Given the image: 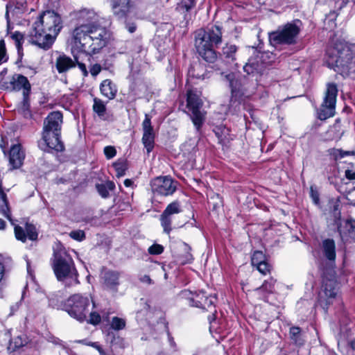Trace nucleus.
<instances>
[{
  "mask_svg": "<svg viewBox=\"0 0 355 355\" xmlns=\"http://www.w3.org/2000/svg\"><path fill=\"white\" fill-rule=\"evenodd\" d=\"M78 26L74 28L72 38L75 45L88 54L98 52L106 44L107 32L95 25L97 20L94 10L82 9L76 14Z\"/></svg>",
  "mask_w": 355,
  "mask_h": 355,
  "instance_id": "nucleus-1",
  "label": "nucleus"
},
{
  "mask_svg": "<svg viewBox=\"0 0 355 355\" xmlns=\"http://www.w3.org/2000/svg\"><path fill=\"white\" fill-rule=\"evenodd\" d=\"M62 27L61 17L57 13L51 10L44 12L33 24V42L44 49H49Z\"/></svg>",
  "mask_w": 355,
  "mask_h": 355,
  "instance_id": "nucleus-2",
  "label": "nucleus"
},
{
  "mask_svg": "<svg viewBox=\"0 0 355 355\" xmlns=\"http://www.w3.org/2000/svg\"><path fill=\"white\" fill-rule=\"evenodd\" d=\"M331 60L329 63L334 65L335 71L343 76L355 78V43L336 42L329 52Z\"/></svg>",
  "mask_w": 355,
  "mask_h": 355,
  "instance_id": "nucleus-3",
  "label": "nucleus"
},
{
  "mask_svg": "<svg viewBox=\"0 0 355 355\" xmlns=\"http://www.w3.org/2000/svg\"><path fill=\"white\" fill-rule=\"evenodd\" d=\"M222 42V31L218 26H211L205 30H199L196 35L195 46L199 55L207 62L214 63L217 55L214 50Z\"/></svg>",
  "mask_w": 355,
  "mask_h": 355,
  "instance_id": "nucleus-4",
  "label": "nucleus"
},
{
  "mask_svg": "<svg viewBox=\"0 0 355 355\" xmlns=\"http://www.w3.org/2000/svg\"><path fill=\"white\" fill-rule=\"evenodd\" d=\"M62 114L60 112L50 113L44 122L42 141L39 143L40 148L44 151L55 150L62 151L64 145L60 140Z\"/></svg>",
  "mask_w": 355,
  "mask_h": 355,
  "instance_id": "nucleus-5",
  "label": "nucleus"
},
{
  "mask_svg": "<svg viewBox=\"0 0 355 355\" xmlns=\"http://www.w3.org/2000/svg\"><path fill=\"white\" fill-rule=\"evenodd\" d=\"M52 266L58 281H67L68 286L79 284L73 261L65 250L54 252Z\"/></svg>",
  "mask_w": 355,
  "mask_h": 355,
  "instance_id": "nucleus-6",
  "label": "nucleus"
},
{
  "mask_svg": "<svg viewBox=\"0 0 355 355\" xmlns=\"http://www.w3.org/2000/svg\"><path fill=\"white\" fill-rule=\"evenodd\" d=\"M91 307H94V303L89 295L74 294L66 300L63 310L71 317L83 322L87 319Z\"/></svg>",
  "mask_w": 355,
  "mask_h": 355,
  "instance_id": "nucleus-7",
  "label": "nucleus"
},
{
  "mask_svg": "<svg viewBox=\"0 0 355 355\" xmlns=\"http://www.w3.org/2000/svg\"><path fill=\"white\" fill-rule=\"evenodd\" d=\"M300 28L292 23L279 26L277 31L269 34V41L272 46L279 44L291 45L297 42Z\"/></svg>",
  "mask_w": 355,
  "mask_h": 355,
  "instance_id": "nucleus-8",
  "label": "nucleus"
},
{
  "mask_svg": "<svg viewBox=\"0 0 355 355\" xmlns=\"http://www.w3.org/2000/svg\"><path fill=\"white\" fill-rule=\"evenodd\" d=\"M339 287L334 279L324 278L321 291L318 295V302L325 312L328 306L338 300Z\"/></svg>",
  "mask_w": 355,
  "mask_h": 355,
  "instance_id": "nucleus-9",
  "label": "nucleus"
},
{
  "mask_svg": "<svg viewBox=\"0 0 355 355\" xmlns=\"http://www.w3.org/2000/svg\"><path fill=\"white\" fill-rule=\"evenodd\" d=\"M338 89L336 84L328 83L322 103L318 111L320 120H326L335 114Z\"/></svg>",
  "mask_w": 355,
  "mask_h": 355,
  "instance_id": "nucleus-10",
  "label": "nucleus"
},
{
  "mask_svg": "<svg viewBox=\"0 0 355 355\" xmlns=\"http://www.w3.org/2000/svg\"><path fill=\"white\" fill-rule=\"evenodd\" d=\"M180 295L183 298L189 299L190 304L191 306L201 308L207 311H214L216 312L214 310V304L216 299L214 295H207L203 291H201L198 293H193L188 290L182 291L180 293Z\"/></svg>",
  "mask_w": 355,
  "mask_h": 355,
  "instance_id": "nucleus-11",
  "label": "nucleus"
},
{
  "mask_svg": "<svg viewBox=\"0 0 355 355\" xmlns=\"http://www.w3.org/2000/svg\"><path fill=\"white\" fill-rule=\"evenodd\" d=\"M187 107L191 111V119L192 122L197 130L203 124L205 120V114L200 110L202 103L197 94L192 91H189L187 93Z\"/></svg>",
  "mask_w": 355,
  "mask_h": 355,
  "instance_id": "nucleus-12",
  "label": "nucleus"
},
{
  "mask_svg": "<svg viewBox=\"0 0 355 355\" xmlns=\"http://www.w3.org/2000/svg\"><path fill=\"white\" fill-rule=\"evenodd\" d=\"M0 214L6 217L12 225L15 226V237L17 240L21 241L22 242H25L26 241V232L24 230V229L19 226L15 225L13 220L11 218L10 210L8 207V202L6 198V194L3 192L1 185V182L0 181Z\"/></svg>",
  "mask_w": 355,
  "mask_h": 355,
  "instance_id": "nucleus-13",
  "label": "nucleus"
},
{
  "mask_svg": "<svg viewBox=\"0 0 355 355\" xmlns=\"http://www.w3.org/2000/svg\"><path fill=\"white\" fill-rule=\"evenodd\" d=\"M152 191L161 196H169L176 190V182L168 176L157 177L150 183Z\"/></svg>",
  "mask_w": 355,
  "mask_h": 355,
  "instance_id": "nucleus-14",
  "label": "nucleus"
},
{
  "mask_svg": "<svg viewBox=\"0 0 355 355\" xmlns=\"http://www.w3.org/2000/svg\"><path fill=\"white\" fill-rule=\"evenodd\" d=\"M182 211L180 203L174 201L168 205L163 213L160 216L161 225L164 229V232L169 234L172 230V221L174 216Z\"/></svg>",
  "mask_w": 355,
  "mask_h": 355,
  "instance_id": "nucleus-15",
  "label": "nucleus"
},
{
  "mask_svg": "<svg viewBox=\"0 0 355 355\" xmlns=\"http://www.w3.org/2000/svg\"><path fill=\"white\" fill-rule=\"evenodd\" d=\"M109 2L117 20L123 19L135 9V3L131 0H109Z\"/></svg>",
  "mask_w": 355,
  "mask_h": 355,
  "instance_id": "nucleus-16",
  "label": "nucleus"
},
{
  "mask_svg": "<svg viewBox=\"0 0 355 355\" xmlns=\"http://www.w3.org/2000/svg\"><path fill=\"white\" fill-rule=\"evenodd\" d=\"M121 272L116 270H107L103 274V284L106 289L116 293L118 291V286L120 285V277Z\"/></svg>",
  "mask_w": 355,
  "mask_h": 355,
  "instance_id": "nucleus-17",
  "label": "nucleus"
},
{
  "mask_svg": "<svg viewBox=\"0 0 355 355\" xmlns=\"http://www.w3.org/2000/svg\"><path fill=\"white\" fill-rule=\"evenodd\" d=\"M338 230L341 239L344 241L352 240L355 242V220L352 219L346 220L338 225Z\"/></svg>",
  "mask_w": 355,
  "mask_h": 355,
  "instance_id": "nucleus-18",
  "label": "nucleus"
},
{
  "mask_svg": "<svg viewBox=\"0 0 355 355\" xmlns=\"http://www.w3.org/2000/svg\"><path fill=\"white\" fill-rule=\"evenodd\" d=\"M25 155L21 149L19 144H16L12 146L10 150L9 162L12 168H19L24 159Z\"/></svg>",
  "mask_w": 355,
  "mask_h": 355,
  "instance_id": "nucleus-19",
  "label": "nucleus"
},
{
  "mask_svg": "<svg viewBox=\"0 0 355 355\" xmlns=\"http://www.w3.org/2000/svg\"><path fill=\"white\" fill-rule=\"evenodd\" d=\"M10 83L14 89L20 90L23 89V96L29 95L31 92V84L28 78L20 74L13 76Z\"/></svg>",
  "mask_w": 355,
  "mask_h": 355,
  "instance_id": "nucleus-20",
  "label": "nucleus"
},
{
  "mask_svg": "<svg viewBox=\"0 0 355 355\" xmlns=\"http://www.w3.org/2000/svg\"><path fill=\"white\" fill-rule=\"evenodd\" d=\"M322 251L324 257L330 262L336 259V245L333 239H327L322 241Z\"/></svg>",
  "mask_w": 355,
  "mask_h": 355,
  "instance_id": "nucleus-21",
  "label": "nucleus"
},
{
  "mask_svg": "<svg viewBox=\"0 0 355 355\" xmlns=\"http://www.w3.org/2000/svg\"><path fill=\"white\" fill-rule=\"evenodd\" d=\"M100 91L103 96L109 100H112L116 95L117 88L111 80L105 79L101 83Z\"/></svg>",
  "mask_w": 355,
  "mask_h": 355,
  "instance_id": "nucleus-22",
  "label": "nucleus"
},
{
  "mask_svg": "<svg viewBox=\"0 0 355 355\" xmlns=\"http://www.w3.org/2000/svg\"><path fill=\"white\" fill-rule=\"evenodd\" d=\"M243 70L248 74L260 76L264 71V65L262 62H259V60L257 59H252L243 66Z\"/></svg>",
  "mask_w": 355,
  "mask_h": 355,
  "instance_id": "nucleus-23",
  "label": "nucleus"
},
{
  "mask_svg": "<svg viewBox=\"0 0 355 355\" xmlns=\"http://www.w3.org/2000/svg\"><path fill=\"white\" fill-rule=\"evenodd\" d=\"M75 66V62L65 55H60L56 60V68L59 73L65 72Z\"/></svg>",
  "mask_w": 355,
  "mask_h": 355,
  "instance_id": "nucleus-24",
  "label": "nucleus"
},
{
  "mask_svg": "<svg viewBox=\"0 0 355 355\" xmlns=\"http://www.w3.org/2000/svg\"><path fill=\"white\" fill-rule=\"evenodd\" d=\"M221 75L224 77V80L229 83L232 98L236 96L239 92V83L235 78V74L233 73H228L226 74L222 73Z\"/></svg>",
  "mask_w": 355,
  "mask_h": 355,
  "instance_id": "nucleus-25",
  "label": "nucleus"
},
{
  "mask_svg": "<svg viewBox=\"0 0 355 355\" xmlns=\"http://www.w3.org/2000/svg\"><path fill=\"white\" fill-rule=\"evenodd\" d=\"M237 47L234 44H227L222 49V55L227 63H231L236 60Z\"/></svg>",
  "mask_w": 355,
  "mask_h": 355,
  "instance_id": "nucleus-26",
  "label": "nucleus"
},
{
  "mask_svg": "<svg viewBox=\"0 0 355 355\" xmlns=\"http://www.w3.org/2000/svg\"><path fill=\"white\" fill-rule=\"evenodd\" d=\"M96 187L99 195L102 198H106L109 196V191L115 188V184L112 181H107L103 184H97Z\"/></svg>",
  "mask_w": 355,
  "mask_h": 355,
  "instance_id": "nucleus-27",
  "label": "nucleus"
},
{
  "mask_svg": "<svg viewBox=\"0 0 355 355\" xmlns=\"http://www.w3.org/2000/svg\"><path fill=\"white\" fill-rule=\"evenodd\" d=\"M29 95L23 96V101L18 105L17 110L21 114L24 118L29 119L31 117L32 114L30 110V101Z\"/></svg>",
  "mask_w": 355,
  "mask_h": 355,
  "instance_id": "nucleus-28",
  "label": "nucleus"
},
{
  "mask_svg": "<svg viewBox=\"0 0 355 355\" xmlns=\"http://www.w3.org/2000/svg\"><path fill=\"white\" fill-rule=\"evenodd\" d=\"M329 214L332 216L336 223L340 218V204L338 200H331L329 201Z\"/></svg>",
  "mask_w": 355,
  "mask_h": 355,
  "instance_id": "nucleus-29",
  "label": "nucleus"
},
{
  "mask_svg": "<svg viewBox=\"0 0 355 355\" xmlns=\"http://www.w3.org/2000/svg\"><path fill=\"white\" fill-rule=\"evenodd\" d=\"M188 75L189 77L197 79H204L205 77V69L201 64H195L189 69Z\"/></svg>",
  "mask_w": 355,
  "mask_h": 355,
  "instance_id": "nucleus-30",
  "label": "nucleus"
},
{
  "mask_svg": "<svg viewBox=\"0 0 355 355\" xmlns=\"http://www.w3.org/2000/svg\"><path fill=\"white\" fill-rule=\"evenodd\" d=\"M142 143L149 153L154 147V133L153 130L144 131L142 137Z\"/></svg>",
  "mask_w": 355,
  "mask_h": 355,
  "instance_id": "nucleus-31",
  "label": "nucleus"
},
{
  "mask_svg": "<svg viewBox=\"0 0 355 355\" xmlns=\"http://www.w3.org/2000/svg\"><path fill=\"white\" fill-rule=\"evenodd\" d=\"M275 282L276 281L273 278H270L269 279L265 280L260 287L255 289V291L259 293L262 291L268 293H272L275 291Z\"/></svg>",
  "mask_w": 355,
  "mask_h": 355,
  "instance_id": "nucleus-32",
  "label": "nucleus"
},
{
  "mask_svg": "<svg viewBox=\"0 0 355 355\" xmlns=\"http://www.w3.org/2000/svg\"><path fill=\"white\" fill-rule=\"evenodd\" d=\"M290 337L296 345H302L304 344V339L302 338L301 330L298 327H293L290 329Z\"/></svg>",
  "mask_w": 355,
  "mask_h": 355,
  "instance_id": "nucleus-33",
  "label": "nucleus"
},
{
  "mask_svg": "<svg viewBox=\"0 0 355 355\" xmlns=\"http://www.w3.org/2000/svg\"><path fill=\"white\" fill-rule=\"evenodd\" d=\"M93 110L99 116H102L105 114L106 111V107L102 100L98 98H94Z\"/></svg>",
  "mask_w": 355,
  "mask_h": 355,
  "instance_id": "nucleus-34",
  "label": "nucleus"
},
{
  "mask_svg": "<svg viewBox=\"0 0 355 355\" xmlns=\"http://www.w3.org/2000/svg\"><path fill=\"white\" fill-rule=\"evenodd\" d=\"M330 153L336 159H338L347 155H355V150L345 151L341 149L334 148L331 150Z\"/></svg>",
  "mask_w": 355,
  "mask_h": 355,
  "instance_id": "nucleus-35",
  "label": "nucleus"
},
{
  "mask_svg": "<svg viewBox=\"0 0 355 355\" xmlns=\"http://www.w3.org/2000/svg\"><path fill=\"white\" fill-rule=\"evenodd\" d=\"M196 5V0H182L178 4L177 9L179 10H185L187 12L191 10Z\"/></svg>",
  "mask_w": 355,
  "mask_h": 355,
  "instance_id": "nucleus-36",
  "label": "nucleus"
},
{
  "mask_svg": "<svg viewBox=\"0 0 355 355\" xmlns=\"http://www.w3.org/2000/svg\"><path fill=\"white\" fill-rule=\"evenodd\" d=\"M121 21H123L125 28L130 33H133L137 30V25L134 21L131 19V18L129 17V15L124 18L123 19H121Z\"/></svg>",
  "mask_w": 355,
  "mask_h": 355,
  "instance_id": "nucleus-37",
  "label": "nucleus"
},
{
  "mask_svg": "<svg viewBox=\"0 0 355 355\" xmlns=\"http://www.w3.org/2000/svg\"><path fill=\"white\" fill-rule=\"evenodd\" d=\"M125 326V321L120 318L114 317L111 322V327L114 330L123 329Z\"/></svg>",
  "mask_w": 355,
  "mask_h": 355,
  "instance_id": "nucleus-38",
  "label": "nucleus"
},
{
  "mask_svg": "<svg viewBox=\"0 0 355 355\" xmlns=\"http://www.w3.org/2000/svg\"><path fill=\"white\" fill-rule=\"evenodd\" d=\"M251 261L252 266H256L265 261V256L261 251H256L252 254Z\"/></svg>",
  "mask_w": 355,
  "mask_h": 355,
  "instance_id": "nucleus-39",
  "label": "nucleus"
},
{
  "mask_svg": "<svg viewBox=\"0 0 355 355\" xmlns=\"http://www.w3.org/2000/svg\"><path fill=\"white\" fill-rule=\"evenodd\" d=\"M26 236L29 238V239L34 241L37 238V232L36 231L35 227L29 223H26Z\"/></svg>",
  "mask_w": 355,
  "mask_h": 355,
  "instance_id": "nucleus-40",
  "label": "nucleus"
},
{
  "mask_svg": "<svg viewBox=\"0 0 355 355\" xmlns=\"http://www.w3.org/2000/svg\"><path fill=\"white\" fill-rule=\"evenodd\" d=\"M210 205H213V208L214 209L221 207L223 205V202L221 198L218 194L214 195L211 197L210 200L209 201Z\"/></svg>",
  "mask_w": 355,
  "mask_h": 355,
  "instance_id": "nucleus-41",
  "label": "nucleus"
},
{
  "mask_svg": "<svg viewBox=\"0 0 355 355\" xmlns=\"http://www.w3.org/2000/svg\"><path fill=\"white\" fill-rule=\"evenodd\" d=\"M7 60L6 44L3 40H0V64Z\"/></svg>",
  "mask_w": 355,
  "mask_h": 355,
  "instance_id": "nucleus-42",
  "label": "nucleus"
},
{
  "mask_svg": "<svg viewBox=\"0 0 355 355\" xmlns=\"http://www.w3.org/2000/svg\"><path fill=\"white\" fill-rule=\"evenodd\" d=\"M256 267L257 270L259 271V272L264 275H266L270 271V266L266 261L260 264L257 265Z\"/></svg>",
  "mask_w": 355,
  "mask_h": 355,
  "instance_id": "nucleus-43",
  "label": "nucleus"
},
{
  "mask_svg": "<svg viewBox=\"0 0 355 355\" xmlns=\"http://www.w3.org/2000/svg\"><path fill=\"white\" fill-rule=\"evenodd\" d=\"M12 38L16 42V46L18 51L19 52L21 49V41L23 40V35L19 32H15L12 34Z\"/></svg>",
  "mask_w": 355,
  "mask_h": 355,
  "instance_id": "nucleus-44",
  "label": "nucleus"
},
{
  "mask_svg": "<svg viewBox=\"0 0 355 355\" xmlns=\"http://www.w3.org/2000/svg\"><path fill=\"white\" fill-rule=\"evenodd\" d=\"M163 251V246L159 244H153L148 248V252L151 254H160Z\"/></svg>",
  "mask_w": 355,
  "mask_h": 355,
  "instance_id": "nucleus-45",
  "label": "nucleus"
},
{
  "mask_svg": "<svg viewBox=\"0 0 355 355\" xmlns=\"http://www.w3.org/2000/svg\"><path fill=\"white\" fill-rule=\"evenodd\" d=\"M70 236L74 240L81 241L85 238V232L82 230L72 231L70 233Z\"/></svg>",
  "mask_w": 355,
  "mask_h": 355,
  "instance_id": "nucleus-46",
  "label": "nucleus"
},
{
  "mask_svg": "<svg viewBox=\"0 0 355 355\" xmlns=\"http://www.w3.org/2000/svg\"><path fill=\"white\" fill-rule=\"evenodd\" d=\"M89 322L93 324H97L101 322L100 315L95 311H89Z\"/></svg>",
  "mask_w": 355,
  "mask_h": 355,
  "instance_id": "nucleus-47",
  "label": "nucleus"
},
{
  "mask_svg": "<svg viewBox=\"0 0 355 355\" xmlns=\"http://www.w3.org/2000/svg\"><path fill=\"white\" fill-rule=\"evenodd\" d=\"M104 153L107 159H111L116 155V151L113 146H106L104 148Z\"/></svg>",
  "mask_w": 355,
  "mask_h": 355,
  "instance_id": "nucleus-48",
  "label": "nucleus"
},
{
  "mask_svg": "<svg viewBox=\"0 0 355 355\" xmlns=\"http://www.w3.org/2000/svg\"><path fill=\"white\" fill-rule=\"evenodd\" d=\"M114 168L117 177H122L125 175V168L123 164H114Z\"/></svg>",
  "mask_w": 355,
  "mask_h": 355,
  "instance_id": "nucleus-49",
  "label": "nucleus"
},
{
  "mask_svg": "<svg viewBox=\"0 0 355 355\" xmlns=\"http://www.w3.org/2000/svg\"><path fill=\"white\" fill-rule=\"evenodd\" d=\"M142 126L144 131L153 130L151 125L150 119L148 116V115H146V118L143 121Z\"/></svg>",
  "mask_w": 355,
  "mask_h": 355,
  "instance_id": "nucleus-50",
  "label": "nucleus"
},
{
  "mask_svg": "<svg viewBox=\"0 0 355 355\" xmlns=\"http://www.w3.org/2000/svg\"><path fill=\"white\" fill-rule=\"evenodd\" d=\"M101 66L99 64H95L90 68V73L93 76H97L101 71Z\"/></svg>",
  "mask_w": 355,
  "mask_h": 355,
  "instance_id": "nucleus-51",
  "label": "nucleus"
},
{
  "mask_svg": "<svg viewBox=\"0 0 355 355\" xmlns=\"http://www.w3.org/2000/svg\"><path fill=\"white\" fill-rule=\"evenodd\" d=\"M183 247H184V251L187 252V255H186L187 260H188V261L191 260L192 255L189 252V251L191 250V248L185 243H183Z\"/></svg>",
  "mask_w": 355,
  "mask_h": 355,
  "instance_id": "nucleus-52",
  "label": "nucleus"
},
{
  "mask_svg": "<svg viewBox=\"0 0 355 355\" xmlns=\"http://www.w3.org/2000/svg\"><path fill=\"white\" fill-rule=\"evenodd\" d=\"M345 177L350 180H355V171L349 169L346 170Z\"/></svg>",
  "mask_w": 355,
  "mask_h": 355,
  "instance_id": "nucleus-53",
  "label": "nucleus"
},
{
  "mask_svg": "<svg viewBox=\"0 0 355 355\" xmlns=\"http://www.w3.org/2000/svg\"><path fill=\"white\" fill-rule=\"evenodd\" d=\"M22 345H23V343H22L21 338H18L17 339V340L15 342L14 346H12V342L10 343L9 348H12V350H15L16 348L20 347Z\"/></svg>",
  "mask_w": 355,
  "mask_h": 355,
  "instance_id": "nucleus-54",
  "label": "nucleus"
},
{
  "mask_svg": "<svg viewBox=\"0 0 355 355\" xmlns=\"http://www.w3.org/2000/svg\"><path fill=\"white\" fill-rule=\"evenodd\" d=\"M76 62L78 64V66L79 69L83 72L84 76H87V74H88V72L87 71V68H86L85 64H83V63L79 62L78 61H76Z\"/></svg>",
  "mask_w": 355,
  "mask_h": 355,
  "instance_id": "nucleus-55",
  "label": "nucleus"
},
{
  "mask_svg": "<svg viewBox=\"0 0 355 355\" xmlns=\"http://www.w3.org/2000/svg\"><path fill=\"white\" fill-rule=\"evenodd\" d=\"M140 281L142 283L146 284H151L153 283L152 279L150 278L148 275H144L140 278Z\"/></svg>",
  "mask_w": 355,
  "mask_h": 355,
  "instance_id": "nucleus-56",
  "label": "nucleus"
},
{
  "mask_svg": "<svg viewBox=\"0 0 355 355\" xmlns=\"http://www.w3.org/2000/svg\"><path fill=\"white\" fill-rule=\"evenodd\" d=\"M5 272V266L3 263L0 262V282L2 281Z\"/></svg>",
  "mask_w": 355,
  "mask_h": 355,
  "instance_id": "nucleus-57",
  "label": "nucleus"
},
{
  "mask_svg": "<svg viewBox=\"0 0 355 355\" xmlns=\"http://www.w3.org/2000/svg\"><path fill=\"white\" fill-rule=\"evenodd\" d=\"M311 197L315 204H318L319 202V198L317 193H314L313 191H311Z\"/></svg>",
  "mask_w": 355,
  "mask_h": 355,
  "instance_id": "nucleus-58",
  "label": "nucleus"
},
{
  "mask_svg": "<svg viewBox=\"0 0 355 355\" xmlns=\"http://www.w3.org/2000/svg\"><path fill=\"white\" fill-rule=\"evenodd\" d=\"M91 346L97 349L98 352L103 349V348L97 343H92Z\"/></svg>",
  "mask_w": 355,
  "mask_h": 355,
  "instance_id": "nucleus-59",
  "label": "nucleus"
},
{
  "mask_svg": "<svg viewBox=\"0 0 355 355\" xmlns=\"http://www.w3.org/2000/svg\"><path fill=\"white\" fill-rule=\"evenodd\" d=\"M132 183H133L132 181L130 179H126L124 181V185L127 187H130L132 184Z\"/></svg>",
  "mask_w": 355,
  "mask_h": 355,
  "instance_id": "nucleus-60",
  "label": "nucleus"
},
{
  "mask_svg": "<svg viewBox=\"0 0 355 355\" xmlns=\"http://www.w3.org/2000/svg\"><path fill=\"white\" fill-rule=\"evenodd\" d=\"M6 227V222L0 218V230H4Z\"/></svg>",
  "mask_w": 355,
  "mask_h": 355,
  "instance_id": "nucleus-61",
  "label": "nucleus"
},
{
  "mask_svg": "<svg viewBox=\"0 0 355 355\" xmlns=\"http://www.w3.org/2000/svg\"><path fill=\"white\" fill-rule=\"evenodd\" d=\"M9 8H10V5H9V4H8V5L6 6V19H7V22H8V24L9 23V19H8V9H9Z\"/></svg>",
  "mask_w": 355,
  "mask_h": 355,
  "instance_id": "nucleus-62",
  "label": "nucleus"
},
{
  "mask_svg": "<svg viewBox=\"0 0 355 355\" xmlns=\"http://www.w3.org/2000/svg\"><path fill=\"white\" fill-rule=\"evenodd\" d=\"M100 355H111L110 354H108L107 352H105L103 349L102 350H101V352H99Z\"/></svg>",
  "mask_w": 355,
  "mask_h": 355,
  "instance_id": "nucleus-63",
  "label": "nucleus"
},
{
  "mask_svg": "<svg viewBox=\"0 0 355 355\" xmlns=\"http://www.w3.org/2000/svg\"><path fill=\"white\" fill-rule=\"evenodd\" d=\"M351 347L353 349H355V340H352L350 343Z\"/></svg>",
  "mask_w": 355,
  "mask_h": 355,
  "instance_id": "nucleus-64",
  "label": "nucleus"
}]
</instances>
